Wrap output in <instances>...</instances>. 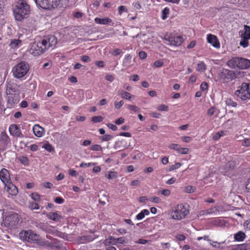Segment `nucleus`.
I'll return each mask as SVG.
<instances>
[{
    "instance_id": "dca6fc26",
    "label": "nucleus",
    "mask_w": 250,
    "mask_h": 250,
    "mask_svg": "<svg viewBox=\"0 0 250 250\" xmlns=\"http://www.w3.org/2000/svg\"><path fill=\"white\" fill-rule=\"evenodd\" d=\"M96 238L95 236L86 235L78 237L77 240L79 244H86L92 241Z\"/></svg>"
},
{
    "instance_id": "f257e3e1",
    "label": "nucleus",
    "mask_w": 250,
    "mask_h": 250,
    "mask_svg": "<svg viewBox=\"0 0 250 250\" xmlns=\"http://www.w3.org/2000/svg\"><path fill=\"white\" fill-rule=\"evenodd\" d=\"M57 38L54 35H49L41 41L31 44L29 52L34 56L40 55L51 46L56 44Z\"/></svg>"
},
{
    "instance_id": "6ab92c4d",
    "label": "nucleus",
    "mask_w": 250,
    "mask_h": 250,
    "mask_svg": "<svg viewBox=\"0 0 250 250\" xmlns=\"http://www.w3.org/2000/svg\"><path fill=\"white\" fill-rule=\"evenodd\" d=\"M33 131L35 135L38 137H42L45 131L44 128L40 126L39 125H35L33 127Z\"/></svg>"
},
{
    "instance_id": "c756f323",
    "label": "nucleus",
    "mask_w": 250,
    "mask_h": 250,
    "mask_svg": "<svg viewBox=\"0 0 250 250\" xmlns=\"http://www.w3.org/2000/svg\"><path fill=\"white\" fill-rule=\"evenodd\" d=\"M104 119V117L101 116H93L91 118V122L94 123H101Z\"/></svg>"
},
{
    "instance_id": "a19ab883",
    "label": "nucleus",
    "mask_w": 250,
    "mask_h": 250,
    "mask_svg": "<svg viewBox=\"0 0 250 250\" xmlns=\"http://www.w3.org/2000/svg\"><path fill=\"white\" fill-rule=\"evenodd\" d=\"M90 149L93 151H101L102 150V147L100 145H94L91 146Z\"/></svg>"
},
{
    "instance_id": "20e7f679",
    "label": "nucleus",
    "mask_w": 250,
    "mask_h": 250,
    "mask_svg": "<svg viewBox=\"0 0 250 250\" xmlns=\"http://www.w3.org/2000/svg\"><path fill=\"white\" fill-rule=\"evenodd\" d=\"M29 65L25 62H21L14 66L12 72L14 77L20 79L24 77L29 70Z\"/></svg>"
},
{
    "instance_id": "0eeeda50",
    "label": "nucleus",
    "mask_w": 250,
    "mask_h": 250,
    "mask_svg": "<svg viewBox=\"0 0 250 250\" xmlns=\"http://www.w3.org/2000/svg\"><path fill=\"white\" fill-rule=\"evenodd\" d=\"M235 94L242 100L250 99V83H243L240 89L235 91Z\"/></svg>"
},
{
    "instance_id": "e2e57ef3",
    "label": "nucleus",
    "mask_w": 250,
    "mask_h": 250,
    "mask_svg": "<svg viewBox=\"0 0 250 250\" xmlns=\"http://www.w3.org/2000/svg\"><path fill=\"white\" fill-rule=\"evenodd\" d=\"M139 55L140 58L142 59H144L146 58V57L147 56V54L145 51H141L139 53Z\"/></svg>"
},
{
    "instance_id": "cd10ccee",
    "label": "nucleus",
    "mask_w": 250,
    "mask_h": 250,
    "mask_svg": "<svg viewBox=\"0 0 250 250\" xmlns=\"http://www.w3.org/2000/svg\"><path fill=\"white\" fill-rule=\"evenodd\" d=\"M197 71L199 72H204L206 70V65L203 62H201L197 64L196 69Z\"/></svg>"
},
{
    "instance_id": "49530a36",
    "label": "nucleus",
    "mask_w": 250,
    "mask_h": 250,
    "mask_svg": "<svg viewBox=\"0 0 250 250\" xmlns=\"http://www.w3.org/2000/svg\"><path fill=\"white\" fill-rule=\"evenodd\" d=\"M123 104H124V101H120L119 102H115V108H117V109L120 108L122 106Z\"/></svg>"
},
{
    "instance_id": "bb28decb",
    "label": "nucleus",
    "mask_w": 250,
    "mask_h": 250,
    "mask_svg": "<svg viewBox=\"0 0 250 250\" xmlns=\"http://www.w3.org/2000/svg\"><path fill=\"white\" fill-rule=\"evenodd\" d=\"M21 43V41L18 39L12 40L10 44V46L12 48H16L18 47Z\"/></svg>"
},
{
    "instance_id": "79ce46f5",
    "label": "nucleus",
    "mask_w": 250,
    "mask_h": 250,
    "mask_svg": "<svg viewBox=\"0 0 250 250\" xmlns=\"http://www.w3.org/2000/svg\"><path fill=\"white\" fill-rule=\"evenodd\" d=\"M189 149L186 147H181L179 150L178 153L181 154H186L188 153Z\"/></svg>"
},
{
    "instance_id": "9d476101",
    "label": "nucleus",
    "mask_w": 250,
    "mask_h": 250,
    "mask_svg": "<svg viewBox=\"0 0 250 250\" xmlns=\"http://www.w3.org/2000/svg\"><path fill=\"white\" fill-rule=\"evenodd\" d=\"M236 77L234 71L227 69H223L219 75L220 81L223 83H228Z\"/></svg>"
},
{
    "instance_id": "ddd939ff",
    "label": "nucleus",
    "mask_w": 250,
    "mask_h": 250,
    "mask_svg": "<svg viewBox=\"0 0 250 250\" xmlns=\"http://www.w3.org/2000/svg\"><path fill=\"white\" fill-rule=\"evenodd\" d=\"M10 134L15 137L23 138L24 137L20 128L16 124L11 125L9 127Z\"/></svg>"
},
{
    "instance_id": "ea45409f",
    "label": "nucleus",
    "mask_w": 250,
    "mask_h": 250,
    "mask_svg": "<svg viewBox=\"0 0 250 250\" xmlns=\"http://www.w3.org/2000/svg\"><path fill=\"white\" fill-rule=\"evenodd\" d=\"M226 104L228 106H231L232 107H236L237 105V103L231 99H227L226 100Z\"/></svg>"
},
{
    "instance_id": "2f4dec72",
    "label": "nucleus",
    "mask_w": 250,
    "mask_h": 250,
    "mask_svg": "<svg viewBox=\"0 0 250 250\" xmlns=\"http://www.w3.org/2000/svg\"><path fill=\"white\" fill-rule=\"evenodd\" d=\"M182 164L180 163H176L174 165L170 166L169 168L167 170V171H171L179 168Z\"/></svg>"
},
{
    "instance_id": "f704fd0d",
    "label": "nucleus",
    "mask_w": 250,
    "mask_h": 250,
    "mask_svg": "<svg viewBox=\"0 0 250 250\" xmlns=\"http://www.w3.org/2000/svg\"><path fill=\"white\" fill-rule=\"evenodd\" d=\"M168 148L170 149L175 150L178 153L180 146L179 145L177 144H171L168 146Z\"/></svg>"
},
{
    "instance_id": "4468645a",
    "label": "nucleus",
    "mask_w": 250,
    "mask_h": 250,
    "mask_svg": "<svg viewBox=\"0 0 250 250\" xmlns=\"http://www.w3.org/2000/svg\"><path fill=\"white\" fill-rule=\"evenodd\" d=\"M0 179L5 186L11 182L9 172L6 168H3L0 170Z\"/></svg>"
},
{
    "instance_id": "8fccbe9b",
    "label": "nucleus",
    "mask_w": 250,
    "mask_h": 250,
    "mask_svg": "<svg viewBox=\"0 0 250 250\" xmlns=\"http://www.w3.org/2000/svg\"><path fill=\"white\" fill-rule=\"evenodd\" d=\"M163 62L161 60H158L154 62V66L156 67H159L163 65Z\"/></svg>"
},
{
    "instance_id": "f3484780",
    "label": "nucleus",
    "mask_w": 250,
    "mask_h": 250,
    "mask_svg": "<svg viewBox=\"0 0 250 250\" xmlns=\"http://www.w3.org/2000/svg\"><path fill=\"white\" fill-rule=\"evenodd\" d=\"M6 191L7 192L12 195L16 196L18 193V189L11 182L7 184Z\"/></svg>"
},
{
    "instance_id": "5fc2aeb1",
    "label": "nucleus",
    "mask_w": 250,
    "mask_h": 250,
    "mask_svg": "<svg viewBox=\"0 0 250 250\" xmlns=\"http://www.w3.org/2000/svg\"><path fill=\"white\" fill-rule=\"evenodd\" d=\"M107 126L108 128H110L113 131H115L117 129V126L114 124L109 123L107 124Z\"/></svg>"
},
{
    "instance_id": "aec40b11",
    "label": "nucleus",
    "mask_w": 250,
    "mask_h": 250,
    "mask_svg": "<svg viewBox=\"0 0 250 250\" xmlns=\"http://www.w3.org/2000/svg\"><path fill=\"white\" fill-rule=\"evenodd\" d=\"M28 238H27V241L28 242H34L37 241L39 238V236L34 233L31 230H27Z\"/></svg>"
},
{
    "instance_id": "de8ad7c7",
    "label": "nucleus",
    "mask_w": 250,
    "mask_h": 250,
    "mask_svg": "<svg viewBox=\"0 0 250 250\" xmlns=\"http://www.w3.org/2000/svg\"><path fill=\"white\" fill-rule=\"evenodd\" d=\"M55 202L57 204H62L64 202V200L63 198L61 197H57L54 199Z\"/></svg>"
},
{
    "instance_id": "c85d7f7f",
    "label": "nucleus",
    "mask_w": 250,
    "mask_h": 250,
    "mask_svg": "<svg viewBox=\"0 0 250 250\" xmlns=\"http://www.w3.org/2000/svg\"><path fill=\"white\" fill-rule=\"evenodd\" d=\"M19 236L21 240L27 241V238H28L27 230L21 231L20 232Z\"/></svg>"
},
{
    "instance_id": "b1692460",
    "label": "nucleus",
    "mask_w": 250,
    "mask_h": 250,
    "mask_svg": "<svg viewBox=\"0 0 250 250\" xmlns=\"http://www.w3.org/2000/svg\"><path fill=\"white\" fill-rule=\"evenodd\" d=\"M230 250H250V243L238 245Z\"/></svg>"
},
{
    "instance_id": "a18cd8bd",
    "label": "nucleus",
    "mask_w": 250,
    "mask_h": 250,
    "mask_svg": "<svg viewBox=\"0 0 250 250\" xmlns=\"http://www.w3.org/2000/svg\"><path fill=\"white\" fill-rule=\"evenodd\" d=\"M208 84L206 82H203L200 85V89L202 91H205L208 89Z\"/></svg>"
},
{
    "instance_id": "052dcab7",
    "label": "nucleus",
    "mask_w": 250,
    "mask_h": 250,
    "mask_svg": "<svg viewBox=\"0 0 250 250\" xmlns=\"http://www.w3.org/2000/svg\"><path fill=\"white\" fill-rule=\"evenodd\" d=\"M243 146H250V139H246L244 140V141L243 142Z\"/></svg>"
},
{
    "instance_id": "603ef678",
    "label": "nucleus",
    "mask_w": 250,
    "mask_h": 250,
    "mask_svg": "<svg viewBox=\"0 0 250 250\" xmlns=\"http://www.w3.org/2000/svg\"><path fill=\"white\" fill-rule=\"evenodd\" d=\"M116 177V173L113 171H110L108 175L107 176V178L109 179H113Z\"/></svg>"
},
{
    "instance_id": "c9c22d12",
    "label": "nucleus",
    "mask_w": 250,
    "mask_h": 250,
    "mask_svg": "<svg viewBox=\"0 0 250 250\" xmlns=\"http://www.w3.org/2000/svg\"><path fill=\"white\" fill-rule=\"evenodd\" d=\"M30 196L32 199L35 201L39 202L40 201V195L38 193L34 192L31 194Z\"/></svg>"
},
{
    "instance_id": "5701e85b",
    "label": "nucleus",
    "mask_w": 250,
    "mask_h": 250,
    "mask_svg": "<svg viewBox=\"0 0 250 250\" xmlns=\"http://www.w3.org/2000/svg\"><path fill=\"white\" fill-rule=\"evenodd\" d=\"M246 235L242 231H239L234 234V238L236 241H242L245 238Z\"/></svg>"
},
{
    "instance_id": "393cba45",
    "label": "nucleus",
    "mask_w": 250,
    "mask_h": 250,
    "mask_svg": "<svg viewBox=\"0 0 250 250\" xmlns=\"http://www.w3.org/2000/svg\"><path fill=\"white\" fill-rule=\"evenodd\" d=\"M47 216L49 219L53 221H58L61 218V216L56 212L49 213Z\"/></svg>"
},
{
    "instance_id": "37998d69",
    "label": "nucleus",
    "mask_w": 250,
    "mask_h": 250,
    "mask_svg": "<svg viewBox=\"0 0 250 250\" xmlns=\"http://www.w3.org/2000/svg\"><path fill=\"white\" fill-rule=\"evenodd\" d=\"M127 11V10L125 6H120L118 7V13L120 15H121L123 12H126Z\"/></svg>"
},
{
    "instance_id": "4d7b16f0",
    "label": "nucleus",
    "mask_w": 250,
    "mask_h": 250,
    "mask_svg": "<svg viewBox=\"0 0 250 250\" xmlns=\"http://www.w3.org/2000/svg\"><path fill=\"white\" fill-rule=\"evenodd\" d=\"M20 160L21 163L25 164L28 162V159L26 156H22L20 158Z\"/></svg>"
},
{
    "instance_id": "f03ea898",
    "label": "nucleus",
    "mask_w": 250,
    "mask_h": 250,
    "mask_svg": "<svg viewBox=\"0 0 250 250\" xmlns=\"http://www.w3.org/2000/svg\"><path fill=\"white\" fill-rule=\"evenodd\" d=\"M31 12V7L24 0H18L13 8L15 19L18 21H22L28 18Z\"/></svg>"
},
{
    "instance_id": "bf43d9fd",
    "label": "nucleus",
    "mask_w": 250,
    "mask_h": 250,
    "mask_svg": "<svg viewBox=\"0 0 250 250\" xmlns=\"http://www.w3.org/2000/svg\"><path fill=\"white\" fill-rule=\"evenodd\" d=\"M81 60L84 62H89L90 61V58L86 55L82 56L81 57Z\"/></svg>"
},
{
    "instance_id": "72a5a7b5",
    "label": "nucleus",
    "mask_w": 250,
    "mask_h": 250,
    "mask_svg": "<svg viewBox=\"0 0 250 250\" xmlns=\"http://www.w3.org/2000/svg\"><path fill=\"white\" fill-rule=\"evenodd\" d=\"M169 9L167 7L165 8L162 11V18L163 20H165L167 18L168 15L169 14Z\"/></svg>"
},
{
    "instance_id": "58836bf2",
    "label": "nucleus",
    "mask_w": 250,
    "mask_h": 250,
    "mask_svg": "<svg viewBox=\"0 0 250 250\" xmlns=\"http://www.w3.org/2000/svg\"><path fill=\"white\" fill-rule=\"evenodd\" d=\"M195 190V188L194 187L188 186L185 188V191L187 193H190L194 192Z\"/></svg>"
},
{
    "instance_id": "4be33fe9",
    "label": "nucleus",
    "mask_w": 250,
    "mask_h": 250,
    "mask_svg": "<svg viewBox=\"0 0 250 250\" xmlns=\"http://www.w3.org/2000/svg\"><path fill=\"white\" fill-rule=\"evenodd\" d=\"M228 133L227 130H221L218 131L214 135H213L212 139L213 140L216 141L219 140L221 137L226 135Z\"/></svg>"
},
{
    "instance_id": "c03bdc74",
    "label": "nucleus",
    "mask_w": 250,
    "mask_h": 250,
    "mask_svg": "<svg viewBox=\"0 0 250 250\" xmlns=\"http://www.w3.org/2000/svg\"><path fill=\"white\" fill-rule=\"evenodd\" d=\"M113 138V136L110 135L106 134L104 136H103L102 140L103 141H108L111 140Z\"/></svg>"
},
{
    "instance_id": "a211bd4d",
    "label": "nucleus",
    "mask_w": 250,
    "mask_h": 250,
    "mask_svg": "<svg viewBox=\"0 0 250 250\" xmlns=\"http://www.w3.org/2000/svg\"><path fill=\"white\" fill-rule=\"evenodd\" d=\"M208 42L211 44L214 47L219 48L220 47L219 42L215 35L211 34L208 35L207 37Z\"/></svg>"
},
{
    "instance_id": "7ed1b4c3",
    "label": "nucleus",
    "mask_w": 250,
    "mask_h": 250,
    "mask_svg": "<svg viewBox=\"0 0 250 250\" xmlns=\"http://www.w3.org/2000/svg\"><path fill=\"white\" fill-rule=\"evenodd\" d=\"M228 64L234 68L245 69L250 67V60L241 57H234L228 62Z\"/></svg>"
},
{
    "instance_id": "6e6552de",
    "label": "nucleus",
    "mask_w": 250,
    "mask_h": 250,
    "mask_svg": "<svg viewBox=\"0 0 250 250\" xmlns=\"http://www.w3.org/2000/svg\"><path fill=\"white\" fill-rule=\"evenodd\" d=\"M21 220L18 213L13 212L6 217L4 224L7 227L14 228L21 223Z\"/></svg>"
},
{
    "instance_id": "09e8293b",
    "label": "nucleus",
    "mask_w": 250,
    "mask_h": 250,
    "mask_svg": "<svg viewBox=\"0 0 250 250\" xmlns=\"http://www.w3.org/2000/svg\"><path fill=\"white\" fill-rule=\"evenodd\" d=\"M125 122V119L123 117H121L115 121L114 123L118 125H121Z\"/></svg>"
},
{
    "instance_id": "0e129e2a",
    "label": "nucleus",
    "mask_w": 250,
    "mask_h": 250,
    "mask_svg": "<svg viewBox=\"0 0 250 250\" xmlns=\"http://www.w3.org/2000/svg\"><path fill=\"white\" fill-rule=\"evenodd\" d=\"M176 238L179 241H184L186 239V236L184 235H183V234H178L176 236Z\"/></svg>"
},
{
    "instance_id": "a878e982",
    "label": "nucleus",
    "mask_w": 250,
    "mask_h": 250,
    "mask_svg": "<svg viewBox=\"0 0 250 250\" xmlns=\"http://www.w3.org/2000/svg\"><path fill=\"white\" fill-rule=\"evenodd\" d=\"M149 214V211L147 209H145L137 214L136 218L137 220H142L145 217V215H148Z\"/></svg>"
},
{
    "instance_id": "864d4df0",
    "label": "nucleus",
    "mask_w": 250,
    "mask_h": 250,
    "mask_svg": "<svg viewBox=\"0 0 250 250\" xmlns=\"http://www.w3.org/2000/svg\"><path fill=\"white\" fill-rule=\"evenodd\" d=\"M95 65L99 67H103L104 66V62L103 61H97L95 62Z\"/></svg>"
},
{
    "instance_id": "1a4fd4ad",
    "label": "nucleus",
    "mask_w": 250,
    "mask_h": 250,
    "mask_svg": "<svg viewBox=\"0 0 250 250\" xmlns=\"http://www.w3.org/2000/svg\"><path fill=\"white\" fill-rule=\"evenodd\" d=\"M12 89L10 87H8L6 93L8 95V108H12L14 107L15 104H17L20 100V96L17 93H12Z\"/></svg>"
},
{
    "instance_id": "39448f33",
    "label": "nucleus",
    "mask_w": 250,
    "mask_h": 250,
    "mask_svg": "<svg viewBox=\"0 0 250 250\" xmlns=\"http://www.w3.org/2000/svg\"><path fill=\"white\" fill-rule=\"evenodd\" d=\"M37 6L44 10H51L56 8L61 0H34Z\"/></svg>"
},
{
    "instance_id": "2eb2a0df",
    "label": "nucleus",
    "mask_w": 250,
    "mask_h": 250,
    "mask_svg": "<svg viewBox=\"0 0 250 250\" xmlns=\"http://www.w3.org/2000/svg\"><path fill=\"white\" fill-rule=\"evenodd\" d=\"M94 21L96 23L99 24L109 25L111 26L113 25L112 20L107 17L104 18H100L97 17L95 18Z\"/></svg>"
},
{
    "instance_id": "f8f14e48",
    "label": "nucleus",
    "mask_w": 250,
    "mask_h": 250,
    "mask_svg": "<svg viewBox=\"0 0 250 250\" xmlns=\"http://www.w3.org/2000/svg\"><path fill=\"white\" fill-rule=\"evenodd\" d=\"M165 40L169 42L170 45L180 46L183 42L184 39L181 36H170L165 38Z\"/></svg>"
},
{
    "instance_id": "69168bd1",
    "label": "nucleus",
    "mask_w": 250,
    "mask_h": 250,
    "mask_svg": "<svg viewBox=\"0 0 250 250\" xmlns=\"http://www.w3.org/2000/svg\"><path fill=\"white\" fill-rule=\"evenodd\" d=\"M69 174L71 175V176H77L78 175V172L73 170V169H70L69 171Z\"/></svg>"
},
{
    "instance_id": "473e14b6",
    "label": "nucleus",
    "mask_w": 250,
    "mask_h": 250,
    "mask_svg": "<svg viewBox=\"0 0 250 250\" xmlns=\"http://www.w3.org/2000/svg\"><path fill=\"white\" fill-rule=\"evenodd\" d=\"M29 208L31 210L39 209L40 208V206L37 203L32 202L29 203Z\"/></svg>"
},
{
    "instance_id": "9b49d317",
    "label": "nucleus",
    "mask_w": 250,
    "mask_h": 250,
    "mask_svg": "<svg viewBox=\"0 0 250 250\" xmlns=\"http://www.w3.org/2000/svg\"><path fill=\"white\" fill-rule=\"evenodd\" d=\"M11 145V140L5 132H2L0 135V147L6 149Z\"/></svg>"
},
{
    "instance_id": "e433bc0d",
    "label": "nucleus",
    "mask_w": 250,
    "mask_h": 250,
    "mask_svg": "<svg viewBox=\"0 0 250 250\" xmlns=\"http://www.w3.org/2000/svg\"><path fill=\"white\" fill-rule=\"evenodd\" d=\"M42 147L44 148L46 150L50 152L54 150L53 147L49 143L44 144L42 146Z\"/></svg>"
},
{
    "instance_id": "423d86ee",
    "label": "nucleus",
    "mask_w": 250,
    "mask_h": 250,
    "mask_svg": "<svg viewBox=\"0 0 250 250\" xmlns=\"http://www.w3.org/2000/svg\"><path fill=\"white\" fill-rule=\"evenodd\" d=\"M188 206L183 204H179L175 208L172 213V218L174 219L181 220L189 214Z\"/></svg>"
},
{
    "instance_id": "3c124183",
    "label": "nucleus",
    "mask_w": 250,
    "mask_h": 250,
    "mask_svg": "<svg viewBox=\"0 0 250 250\" xmlns=\"http://www.w3.org/2000/svg\"><path fill=\"white\" fill-rule=\"evenodd\" d=\"M131 59V56L130 55H126L125 56V60L124 61V63L125 65H126L128 64V61H130Z\"/></svg>"
},
{
    "instance_id": "338daca9",
    "label": "nucleus",
    "mask_w": 250,
    "mask_h": 250,
    "mask_svg": "<svg viewBox=\"0 0 250 250\" xmlns=\"http://www.w3.org/2000/svg\"><path fill=\"white\" fill-rule=\"evenodd\" d=\"M130 80H131L134 82H136L139 80V77L138 75L134 74V75H133L131 77V78H130Z\"/></svg>"
},
{
    "instance_id": "680f3d73",
    "label": "nucleus",
    "mask_w": 250,
    "mask_h": 250,
    "mask_svg": "<svg viewBox=\"0 0 250 250\" xmlns=\"http://www.w3.org/2000/svg\"><path fill=\"white\" fill-rule=\"evenodd\" d=\"M162 194L166 196H168L170 195V191L169 190V189H164L162 191Z\"/></svg>"
},
{
    "instance_id": "6e6d98bb",
    "label": "nucleus",
    "mask_w": 250,
    "mask_h": 250,
    "mask_svg": "<svg viewBox=\"0 0 250 250\" xmlns=\"http://www.w3.org/2000/svg\"><path fill=\"white\" fill-rule=\"evenodd\" d=\"M105 80L110 82H112L114 80V77L112 75H107L105 77Z\"/></svg>"
},
{
    "instance_id": "13d9d810",
    "label": "nucleus",
    "mask_w": 250,
    "mask_h": 250,
    "mask_svg": "<svg viewBox=\"0 0 250 250\" xmlns=\"http://www.w3.org/2000/svg\"><path fill=\"white\" fill-rule=\"evenodd\" d=\"M182 140L186 143H189L192 140V138L189 136H184L182 138Z\"/></svg>"
},
{
    "instance_id": "4c0bfd02",
    "label": "nucleus",
    "mask_w": 250,
    "mask_h": 250,
    "mask_svg": "<svg viewBox=\"0 0 250 250\" xmlns=\"http://www.w3.org/2000/svg\"><path fill=\"white\" fill-rule=\"evenodd\" d=\"M250 39H247L246 38H242V40L240 42V45L244 47H246L249 45V42L248 40Z\"/></svg>"
},
{
    "instance_id": "412c9836",
    "label": "nucleus",
    "mask_w": 250,
    "mask_h": 250,
    "mask_svg": "<svg viewBox=\"0 0 250 250\" xmlns=\"http://www.w3.org/2000/svg\"><path fill=\"white\" fill-rule=\"evenodd\" d=\"M242 38L250 39V27L248 25H244V31L242 32Z\"/></svg>"
},
{
    "instance_id": "774afa93",
    "label": "nucleus",
    "mask_w": 250,
    "mask_h": 250,
    "mask_svg": "<svg viewBox=\"0 0 250 250\" xmlns=\"http://www.w3.org/2000/svg\"><path fill=\"white\" fill-rule=\"evenodd\" d=\"M246 188L248 191H250V178H249L246 184Z\"/></svg>"
},
{
    "instance_id": "7c9ffc66",
    "label": "nucleus",
    "mask_w": 250,
    "mask_h": 250,
    "mask_svg": "<svg viewBox=\"0 0 250 250\" xmlns=\"http://www.w3.org/2000/svg\"><path fill=\"white\" fill-rule=\"evenodd\" d=\"M120 94L123 98L127 100L130 99L131 97V94L125 91H122Z\"/></svg>"
}]
</instances>
